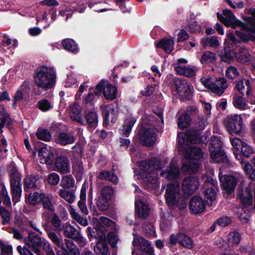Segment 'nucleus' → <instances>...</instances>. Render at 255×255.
Segmentation results:
<instances>
[{"instance_id": "nucleus-35", "label": "nucleus", "mask_w": 255, "mask_h": 255, "mask_svg": "<svg viewBox=\"0 0 255 255\" xmlns=\"http://www.w3.org/2000/svg\"><path fill=\"white\" fill-rule=\"evenodd\" d=\"M63 48L73 53L76 54L79 52V47L77 44L71 39L67 38L63 40L62 42Z\"/></svg>"}, {"instance_id": "nucleus-49", "label": "nucleus", "mask_w": 255, "mask_h": 255, "mask_svg": "<svg viewBox=\"0 0 255 255\" xmlns=\"http://www.w3.org/2000/svg\"><path fill=\"white\" fill-rule=\"evenodd\" d=\"M70 213L72 218L78 223L84 226L88 225V223L87 219L81 217L71 206H70Z\"/></svg>"}, {"instance_id": "nucleus-28", "label": "nucleus", "mask_w": 255, "mask_h": 255, "mask_svg": "<svg viewBox=\"0 0 255 255\" xmlns=\"http://www.w3.org/2000/svg\"><path fill=\"white\" fill-rule=\"evenodd\" d=\"M203 193L209 205H212L215 203L216 192L213 188V184L206 183L204 186Z\"/></svg>"}, {"instance_id": "nucleus-42", "label": "nucleus", "mask_w": 255, "mask_h": 255, "mask_svg": "<svg viewBox=\"0 0 255 255\" xmlns=\"http://www.w3.org/2000/svg\"><path fill=\"white\" fill-rule=\"evenodd\" d=\"M86 125L87 124L90 127L92 128L96 127L98 124L97 114L94 112H89L86 114Z\"/></svg>"}, {"instance_id": "nucleus-47", "label": "nucleus", "mask_w": 255, "mask_h": 255, "mask_svg": "<svg viewBox=\"0 0 255 255\" xmlns=\"http://www.w3.org/2000/svg\"><path fill=\"white\" fill-rule=\"evenodd\" d=\"M60 196L70 203L74 202L75 200V195L72 191H67L63 189L59 190Z\"/></svg>"}, {"instance_id": "nucleus-27", "label": "nucleus", "mask_w": 255, "mask_h": 255, "mask_svg": "<svg viewBox=\"0 0 255 255\" xmlns=\"http://www.w3.org/2000/svg\"><path fill=\"white\" fill-rule=\"evenodd\" d=\"M64 234L68 238L73 239L79 243H85L84 239L79 232L70 225H66L65 227Z\"/></svg>"}, {"instance_id": "nucleus-14", "label": "nucleus", "mask_w": 255, "mask_h": 255, "mask_svg": "<svg viewBox=\"0 0 255 255\" xmlns=\"http://www.w3.org/2000/svg\"><path fill=\"white\" fill-rule=\"evenodd\" d=\"M173 81L178 94L183 98H189L193 93V86L184 79L174 78Z\"/></svg>"}, {"instance_id": "nucleus-13", "label": "nucleus", "mask_w": 255, "mask_h": 255, "mask_svg": "<svg viewBox=\"0 0 255 255\" xmlns=\"http://www.w3.org/2000/svg\"><path fill=\"white\" fill-rule=\"evenodd\" d=\"M10 187L12 194V200L14 204L20 201L21 196V178L16 169L13 168L10 172Z\"/></svg>"}, {"instance_id": "nucleus-11", "label": "nucleus", "mask_w": 255, "mask_h": 255, "mask_svg": "<svg viewBox=\"0 0 255 255\" xmlns=\"http://www.w3.org/2000/svg\"><path fill=\"white\" fill-rule=\"evenodd\" d=\"M224 126L231 133H240L243 128V119L241 115L233 114L227 116L224 120Z\"/></svg>"}, {"instance_id": "nucleus-15", "label": "nucleus", "mask_w": 255, "mask_h": 255, "mask_svg": "<svg viewBox=\"0 0 255 255\" xmlns=\"http://www.w3.org/2000/svg\"><path fill=\"white\" fill-rule=\"evenodd\" d=\"M238 176L232 175H223L221 172L219 173V178L222 187L228 193H231L234 191L239 180Z\"/></svg>"}, {"instance_id": "nucleus-59", "label": "nucleus", "mask_w": 255, "mask_h": 255, "mask_svg": "<svg viewBox=\"0 0 255 255\" xmlns=\"http://www.w3.org/2000/svg\"><path fill=\"white\" fill-rule=\"evenodd\" d=\"M180 244L189 249H191L193 247V243L191 239L183 234H182V238L180 239Z\"/></svg>"}, {"instance_id": "nucleus-16", "label": "nucleus", "mask_w": 255, "mask_h": 255, "mask_svg": "<svg viewBox=\"0 0 255 255\" xmlns=\"http://www.w3.org/2000/svg\"><path fill=\"white\" fill-rule=\"evenodd\" d=\"M160 175L168 180H176L179 178L180 170L176 161L174 159L172 160L166 169L162 170Z\"/></svg>"}, {"instance_id": "nucleus-51", "label": "nucleus", "mask_w": 255, "mask_h": 255, "mask_svg": "<svg viewBox=\"0 0 255 255\" xmlns=\"http://www.w3.org/2000/svg\"><path fill=\"white\" fill-rule=\"evenodd\" d=\"M190 122V117L186 114H184L178 118V126L180 128H184L189 125Z\"/></svg>"}, {"instance_id": "nucleus-45", "label": "nucleus", "mask_w": 255, "mask_h": 255, "mask_svg": "<svg viewBox=\"0 0 255 255\" xmlns=\"http://www.w3.org/2000/svg\"><path fill=\"white\" fill-rule=\"evenodd\" d=\"M73 172L77 178L81 179L84 173V168L81 160H74L73 164Z\"/></svg>"}, {"instance_id": "nucleus-61", "label": "nucleus", "mask_w": 255, "mask_h": 255, "mask_svg": "<svg viewBox=\"0 0 255 255\" xmlns=\"http://www.w3.org/2000/svg\"><path fill=\"white\" fill-rule=\"evenodd\" d=\"M222 141L219 137L216 136L212 137L209 145V150L211 151V148H214L215 150H222Z\"/></svg>"}, {"instance_id": "nucleus-7", "label": "nucleus", "mask_w": 255, "mask_h": 255, "mask_svg": "<svg viewBox=\"0 0 255 255\" xmlns=\"http://www.w3.org/2000/svg\"><path fill=\"white\" fill-rule=\"evenodd\" d=\"M25 244L37 255H42L40 250L42 248L45 251L46 255H55L49 242L42 239L35 234H30L28 238L25 240Z\"/></svg>"}, {"instance_id": "nucleus-43", "label": "nucleus", "mask_w": 255, "mask_h": 255, "mask_svg": "<svg viewBox=\"0 0 255 255\" xmlns=\"http://www.w3.org/2000/svg\"><path fill=\"white\" fill-rule=\"evenodd\" d=\"M241 240V235L237 232H232L229 234L228 242L229 246H238Z\"/></svg>"}, {"instance_id": "nucleus-12", "label": "nucleus", "mask_w": 255, "mask_h": 255, "mask_svg": "<svg viewBox=\"0 0 255 255\" xmlns=\"http://www.w3.org/2000/svg\"><path fill=\"white\" fill-rule=\"evenodd\" d=\"M95 93L98 96L103 93L105 99L112 100L117 97V88L108 81L101 80L96 86Z\"/></svg>"}, {"instance_id": "nucleus-20", "label": "nucleus", "mask_w": 255, "mask_h": 255, "mask_svg": "<svg viewBox=\"0 0 255 255\" xmlns=\"http://www.w3.org/2000/svg\"><path fill=\"white\" fill-rule=\"evenodd\" d=\"M206 207V204L203 199L198 196L193 197L189 203V208L194 214L203 212Z\"/></svg>"}, {"instance_id": "nucleus-32", "label": "nucleus", "mask_w": 255, "mask_h": 255, "mask_svg": "<svg viewBox=\"0 0 255 255\" xmlns=\"http://www.w3.org/2000/svg\"><path fill=\"white\" fill-rule=\"evenodd\" d=\"M99 227L97 229L98 231H102V233H104V231H106L105 227H111L112 229H117L115 223L114 222L110 219L105 217H101L98 220Z\"/></svg>"}, {"instance_id": "nucleus-58", "label": "nucleus", "mask_w": 255, "mask_h": 255, "mask_svg": "<svg viewBox=\"0 0 255 255\" xmlns=\"http://www.w3.org/2000/svg\"><path fill=\"white\" fill-rule=\"evenodd\" d=\"M0 195L3 199V203L7 206L11 205L9 196L6 190L5 186L3 184H0Z\"/></svg>"}, {"instance_id": "nucleus-57", "label": "nucleus", "mask_w": 255, "mask_h": 255, "mask_svg": "<svg viewBox=\"0 0 255 255\" xmlns=\"http://www.w3.org/2000/svg\"><path fill=\"white\" fill-rule=\"evenodd\" d=\"M46 233L48 238L57 246L60 247L61 245L62 240L58 237L57 234L52 231L46 230Z\"/></svg>"}, {"instance_id": "nucleus-30", "label": "nucleus", "mask_w": 255, "mask_h": 255, "mask_svg": "<svg viewBox=\"0 0 255 255\" xmlns=\"http://www.w3.org/2000/svg\"><path fill=\"white\" fill-rule=\"evenodd\" d=\"M235 87L242 94L246 92L248 96H250L252 92L250 81L248 79L240 80L236 85Z\"/></svg>"}, {"instance_id": "nucleus-41", "label": "nucleus", "mask_w": 255, "mask_h": 255, "mask_svg": "<svg viewBox=\"0 0 255 255\" xmlns=\"http://www.w3.org/2000/svg\"><path fill=\"white\" fill-rule=\"evenodd\" d=\"M57 140L59 143L65 145L73 143L75 140V137L70 134L61 132L59 134Z\"/></svg>"}, {"instance_id": "nucleus-52", "label": "nucleus", "mask_w": 255, "mask_h": 255, "mask_svg": "<svg viewBox=\"0 0 255 255\" xmlns=\"http://www.w3.org/2000/svg\"><path fill=\"white\" fill-rule=\"evenodd\" d=\"M36 135L39 139L44 141H49L51 137V135L48 130L43 128H39L37 129Z\"/></svg>"}, {"instance_id": "nucleus-4", "label": "nucleus", "mask_w": 255, "mask_h": 255, "mask_svg": "<svg viewBox=\"0 0 255 255\" xmlns=\"http://www.w3.org/2000/svg\"><path fill=\"white\" fill-rule=\"evenodd\" d=\"M193 138L187 137L185 140L188 142L182 146L179 144L178 135V147L180 150H185L184 156L187 161H184L182 167V170L185 172H196L200 168L199 160L202 158L203 154L200 148L193 145L196 143L192 141Z\"/></svg>"}, {"instance_id": "nucleus-10", "label": "nucleus", "mask_w": 255, "mask_h": 255, "mask_svg": "<svg viewBox=\"0 0 255 255\" xmlns=\"http://www.w3.org/2000/svg\"><path fill=\"white\" fill-rule=\"evenodd\" d=\"M134 237L132 241L133 248L132 253L133 255H138V252L146 253L150 255L153 254V248L149 242L143 238L133 233Z\"/></svg>"}, {"instance_id": "nucleus-60", "label": "nucleus", "mask_w": 255, "mask_h": 255, "mask_svg": "<svg viewBox=\"0 0 255 255\" xmlns=\"http://www.w3.org/2000/svg\"><path fill=\"white\" fill-rule=\"evenodd\" d=\"M38 108L43 112H46L52 109L53 106L46 99H42L37 103Z\"/></svg>"}, {"instance_id": "nucleus-29", "label": "nucleus", "mask_w": 255, "mask_h": 255, "mask_svg": "<svg viewBox=\"0 0 255 255\" xmlns=\"http://www.w3.org/2000/svg\"><path fill=\"white\" fill-rule=\"evenodd\" d=\"M87 184L84 183L81 188L80 198V200L79 201L78 205L80 210L85 215L88 214V210L86 205V189Z\"/></svg>"}, {"instance_id": "nucleus-22", "label": "nucleus", "mask_w": 255, "mask_h": 255, "mask_svg": "<svg viewBox=\"0 0 255 255\" xmlns=\"http://www.w3.org/2000/svg\"><path fill=\"white\" fill-rule=\"evenodd\" d=\"M135 213L142 219L146 218L149 214V208L148 205L136 195L135 201Z\"/></svg>"}, {"instance_id": "nucleus-64", "label": "nucleus", "mask_w": 255, "mask_h": 255, "mask_svg": "<svg viewBox=\"0 0 255 255\" xmlns=\"http://www.w3.org/2000/svg\"><path fill=\"white\" fill-rule=\"evenodd\" d=\"M36 178L34 176H27L24 179L25 187L26 188H32L36 186Z\"/></svg>"}, {"instance_id": "nucleus-25", "label": "nucleus", "mask_w": 255, "mask_h": 255, "mask_svg": "<svg viewBox=\"0 0 255 255\" xmlns=\"http://www.w3.org/2000/svg\"><path fill=\"white\" fill-rule=\"evenodd\" d=\"M102 114L106 122L114 123L117 119L118 111L112 105H105L102 107Z\"/></svg>"}, {"instance_id": "nucleus-5", "label": "nucleus", "mask_w": 255, "mask_h": 255, "mask_svg": "<svg viewBox=\"0 0 255 255\" xmlns=\"http://www.w3.org/2000/svg\"><path fill=\"white\" fill-rule=\"evenodd\" d=\"M56 79V71L52 67L42 66L35 71L34 82L38 87L45 90L52 88Z\"/></svg>"}, {"instance_id": "nucleus-39", "label": "nucleus", "mask_w": 255, "mask_h": 255, "mask_svg": "<svg viewBox=\"0 0 255 255\" xmlns=\"http://www.w3.org/2000/svg\"><path fill=\"white\" fill-rule=\"evenodd\" d=\"M136 121V119L133 117L130 116L128 117L124 122L122 133L125 135H128L130 132Z\"/></svg>"}, {"instance_id": "nucleus-63", "label": "nucleus", "mask_w": 255, "mask_h": 255, "mask_svg": "<svg viewBox=\"0 0 255 255\" xmlns=\"http://www.w3.org/2000/svg\"><path fill=\"white\" fill-rule=\"evenodd\" d=\"M226 75L230 79H235L239 75L237 69L234 66H230L226 71Z\"/></svg>"}, {"instance_id": "nucleus-21", "label": "nucleus", "mask_w": 255, "mask_h": 255, "mask_svg": "<svg viewBox=\"0 0 255 255\" xmlns=\"http://www.w3.org/2000/svg\"><path fill=\"white\" fill-rule=\"evenodd\" d=\"M54 165L55 170L60 173L65 174L70 171L69 159L65 156H58L55 159Z\"/></svg>"}, {"instance_id": "nucleus-33", "label": "nucleus", "mask_w": 255, "mask_h": 255, "mask_svg": "<svg viewBox=\"0 0 255 255\" xmlns=\"http://www.w3.org/2000/svg\"><path fill=\"white\" fill-rule=\"evenodd\" d=\"M174 42L173 40L163 38L156 44V47L163 49L167 53H171L174 49Z\"/></svg>"}, {"instance_id": "nucleus-9", "label": "nucleus", "mask_w": 255, "mask_h": 255, "mask_svg": "<svg viewBox=\"0 0 255 255\" xmlns=\"http://www.w3.org/2000/svg\"><path fill=\"white\" fill-rule=\"evenodd\" d=\"M200 82L205 88L218 95H221L228 86L226 80L223 78L214 83L211 77H203L200 79Z\"/></svg>"}, {"instance_id": "nucleus-24", "label": "nucleus", "mask_w": 255, "mask_h": 255, "mask_svg": "<svg viewBox=\"0 0 255 255\" xmlns=\"http://www.w3.org/2000/svg\"><path fill=\"white\" fill-rule=\"evenodd\" d=\"M52 197L44 194L40 203L42 204L43 209L47 210V212L44 211L42 214V218L47 219L49 217L48 212H53L55 210L54 205L52 202Z\"/></svg>"}, {"instance_id": "nucleus-34", "label": "nucleus", "mask_w": 255, "mask_h": 255, "mask_svg": "<svg viewBox=\"0 0 255 255\" xmlns=\"http://www.w3.org/2000/svg\"><path fill=\"white\" fill-rule=\"evenodd\" d=\"M210 152V156L213 162H221L227 160V156L225 153L222 150H215L211 148Z\"/></svg>"}, {"instance_id": "nucleus-56", "label": "nucleus", "mask_w": 255, "mask_h": 255, "mask_svg": "<svg viewBox=\"0 0 255 255\" xmlns=\"http://www.w3.org/2000/svg\"><path fill=\"white\" fill-rule=\"evenodd\" d=\"M185 28L191 32H199L201 30V25L196 21L186 22Z\"/></svg>"}, {"instance_id": "nucleus-3", "label": "nucleus", "mask_w": 255, "mask_h": 255, "mask_svg": "<svg viewBox=\"0 0 255 255\" xmlns=\"http://www.w3.org/2000/svg\"><path fill=\"white\" fill-rule=\"evenodd\" d=\"M236 33L240 40H238L235 38V35L232 33L228 34V38L225 39L224 44L225 53L221 56L222 60L227 62L231 59L236 58L239 62L249 64L252 59V57L249 51L246 48L242 47L238 45L237 43L240 41L245 42Z\"/></svg>"}, {"instance_id": "nucleus-6", "label": "nucleus", "mask_w": 255, "mask_h": 255, "mask_svg": "<svg viewBox=\"0 0 255 255\" xmlns=\"http://www.w3.org/2000/svg\"><path fill=\"white\" fill-rule=\"evenodd\" d=\"M167 205L171 208L175 207L183 209L186 207L187 197L181 192L179 184L178 183H169L167 185L165 193Z\"/></svg>"}, {"instance_id": "nucleus-50", "label": "nucleus", "mask_w": 255, "mask_h": 255, "mask_svg": "<svg viewBox=\"0 0 255 255\" xmlns=\"http://www.w3.org/2000/svg\"><path fill=\"white\" fill-rule=\"evenodd\" d=\"M187 62L188 61L186 59L184 58H179L173 64L174 69L178 74H180V73L183 72V70L186 67V65Z\"/></svg>"}, {"instance_id": "nucleus-46", "label": "nucleus", "mask_w": 255, "mask_h": 255, "mask_svg": "<svg viewBox=\"0 0 255 255\" xmlns=\"http://www.w3.org/2000/svg\"><path fill=\"white\" fill-rule=\"evenodd\" d=\"M201 42L205 47L207 46L216 47L220 44L217 38L215 36L208 37L203 38L201 40Z\"/></svg>"}, {"instance_id": "nucleus-37", "label": "nucleus", "mask_w": 255, "mask_h": 255, "mask_svg": "<svg viewBox=\"0 0 255 255\" xmlns=\"http://www.w3.org/2000/svg\"><path fill=\"white\" fill-rule=\"evenodd\" d=\"M98 178L101 180L110 181L114 184H117L119 181L118 176L114 173L111 171H104L101 172Z\"/></svg>"}, {"instance_id": "nucleus-54", "label": "nucleus", "mask_w": 255, "mask_h": 255, "mask_svg": "<svg viewBox=\"0 0 255 255\" xmlns=\"http://www.w3.org/2000/svg\"><path fill=\"white\" fill-rule=\"evenodd\" d=\"M51 224L59 231H61L64 228V224L62 222L59 217L55 214L51 218Z\"/></svg>"}, {"instance_id": "nucleus-31", "label": "nucleus", "mask_w": 255, "mask_h": 255, "mask_svg": "<svg viewBox=\"0 0 255 255\" xmlns=\"http://www.w3.org/2000/svg\"><path fill=\"white\" fill-rule=\"evenodd\" d=\"M15 40H12L5 34H0V50L9 49L12 46L16 44Z\"/></svg>"}, {"instance_id": "nucleus-53", "label": "nucleus", "mask_w": 255, "mask_h": 255, "mask_svg": "<svg viewBox=\"0 0 255 255\" xmlns=\"http://www.w3.org/2000/svg\"><path fill=\"white\" fill-rule=\"evenodd\" d=\"M74 183V178L71 175H66L63 177L60 185L63 188H70L73 186Z\"/></svg>"}, {"instance_id": "nucleus-19", "label": "nucleus", "mask_w": 255, "mask_h": 255, "mask_svg": "<svg viewBox=\"0 0 255 255\" xmlns=\"http://www.w3.org/2000/svg\"><path fill=\"white\" fill-rule=\"evenodd\" d=\"M96 238L98 239V241L96 245L93 248L95 253L97 255H110L108 246L106 241V234H97Z\"/></svg>"}, {"instance_id": "nucleus-23", "label": "nucleus", "mask_w": 255, "mask_h": 255, "mask_svg": "<svg viewBox=\"0 0 255 255\" xmlns=\"http://www.w3.org/2000/svg\"><path fill=\"white\" fill-rule=\"evenodd\" d=\"M38 158L41 163L51 165L53 162L54 154L50 149L43 147L40 148L38 153Z\"/></svg>"}, {"instance_id": "nucleus-36", "label": "nucleus", "mask_w": 255, "mask_h": 255, "mask_svg": "<svg viewBox=\"0 0 255 255\" xmlns=\"http://www.w3.org/2000/svg\"><path fill=\"white\" fill-rule=\"evenodd\" d=\"M28 89V84L26 82H24L20 86L14 95L13 102L12 106L13 107H16V102L21 101L23 98V93Z\"/></svg>"}, {"instance_id": "nucleus-44", "label": "nucleus", "mask_w": 255, "mask_h": 255, "mask_svg": "<svg viewBox=\"0 0 255 255\" xmlns=\"http://www.w3.org/2000/svg\"><path fill=\"white\" fill-rule=\"evenodd\" d=\"M233 104L235 108L244 110L248 109L249 106L244 99L240 96H236L233 99Z\"/></svg>"}, {"instance_id": "nucleus-1", "label": "nucleus", "mask_w": 255, "mask_h": 255, "mask_svg": "<svg viewBox=\"0 0 255 255\" xmlns=\"http://www.w3.org/2000/svg\"><path fill=\"white\" fill-rule=\"evenodd\" d=\"M249 13L251 16L246 18V24L238 20L230 10H224L223 15L218 12L217 16L218 20L227 27H240L241 31H237V33L243 41H255V9H250Z\"/></svg>"}, {"instance_id": "nucleus-55", "label": "nucleus", "mask_w": 255, "mask_h": 255, "mask_svg": "<svg viewBox=\"0 0 255 255\" xmlns=\"http://www.w3.org/2000/svg\"><path fill=\"white\" fill-rule=\"evenodd\" d=\"M114 194V190L111 186L104 187L101 190L102 199L104 201L110 200Z\"/></svg>"}, {"instance_id": "nucleus-48", "label": "nucleus", "mask_w": 255, "mask_h": 255, "mask_svg": "<svg viewBox=\"0 0 255 255\" xmlns=\"http://www.w3.org/2000/svg\"><path fill=\"white\" fill-rule=\"evenodd\" d=\"M216 59V55L214 53L210 51L205 52L200 59L202 64H206L214 62Z\"/></svg>"}, {"instance_id": "nucleus-18", "label": "nucleus", "mask_w": 255, "mask_h": 255, "mask_svg": "<svg viewBox=\"0 0 255 255\" xmlns=\"http://www.w3.org/2000/svg\"><path fill=\"white\" fill-rule=\"evenodd\" d=\"M139 137L140 142L147 146L153 145L156 139L154 130L148 128L140 129L139 132Z\"/></svg>"}, {"instance_id": "nucleus-40", "label": "nucleus", "mask_w": 255, "mask_h": 255, "mask_svg": "<svg viewBox=\"0 0 255 255\" xmlns=\"http://www.w3.org/2000/svg\"><path fill=\"white\" fill-rule=\"evenodd\" d=\"M232 144L233 146V148L237 150V151H234V155L235 156V157L236 159H238L239 160H241L240 162H243V160L241 158V155L238 154V152H239L240 151V150L241 149V147L242 146V144H243V143L245 142V141L242 140L240 138H233L231 139Z\"/></svg>"}, {"instance_id": "nucleus-17", "label": "nucleus", "mask_w": 255, "mask_h": 255, "mask_svg": "<svg viewBox=\"0 0 255 255\" xmlns=\"http://www.w3.org/2000/svg\"><path fill=\"white\" fill-rule=\"evenodd\" d=\"M199 186V179L194 176L185 178L182 182V191L188 197L193 193Z\"/></svg>"}, {"instance_id": "nucleus-8", "label": "nucleus", "mask_w": 255, "mask_h": 255, "mask_svg": "<svg viewBox=\"0 0 255 255\" xmlns=\"http://www.w3.org/2000/svg\"><path fill=\"white\" fill-rule=\"evenodd\" d=\"M206 125V121L203 117L199 118L198 121L196 123V129H190L186 132H181L179 133V142L180 145H184L188 142L186 140L187 137L191 136L194 137L192 141L195 143H200L201 138L200 135V131L204 129Z\"/></svg>"}, {"instance_id": "nucleus-2", "label": "nucleus", "mask_w": 255, "mask_h": 255, "mask_svg": "<svg viewBox=\"0 0 255 255\" xmlns=\"http://www.w3.org/2000/svg\"><path fill=\"white\" fill-rule=\"evenodd\" d=\"M138 164L142 172L135 169L134 178L139 180L143 186L149 189L158 188V171L163 168L161 162L152 158L149 160L138 162Z\"/></svg>"}, {"instance_id": "nucleus-26", "label": "nucleus", "mask_w": 255, "mask_h": 255, "mask_svg": "<svg viewBox=\"0 0 255 255\" xmlns=\"http://www.w3.org/2000/svg\"><path fill=\"white\" fill-rule=\"evenodd\" d=\"M81 112V108L77 103H74L70 107V116L71 118L81 125H86L85 121L82 118Z\"/></svg>"}, {"instance_id": "nucleus-62", "label": "nucleus", "mask_w": 255, "mask_h": 255, "mask_svg": "<svg viewBox=\"0 0 255 255\" xmlns=\"http://www.w3.org/2000/svg\"><path fill=\"white\" fill-rule=\"evenodd\" d=\"M244 170L249 178L255 181V169H253L251 164L246 163L244 167Z\"/></svg>"}, {"instance_id": "nucleus-38", "label": "nucleus", "mask_w": 255, "mask_h": 255, "mask_svg": "<svg viewBox=\"0 0 255 255\" xmlns=\"http://www.w3.org/2000/svg\"><path fill=\"white\" fill-rule=\"evenodd\" d=\"M44 194L43 193L38 192L31 193L26 198V201L31 205H37L40 203Z\"/></svg>"}]
</instances>
